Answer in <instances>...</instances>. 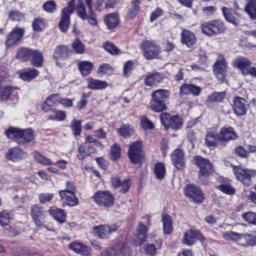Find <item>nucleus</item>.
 <instances>
[{"label":"nucleus","instance_id":"obj_43","mask_svg":"<svg viewBox=\"0 0 256 256\" xmlns=\"http://www.w3.org/2000/svg\"><path fill=\"white\" fill-rule=\"evenodd\" d=\"M32 65L34 67H43V53L37 51V50H32Z\"/></svg>","mask_w":256,"mask_h":256},{"label":"nucleus","instance_id":"obj_9","mask_svg":"<svg viewBox=\"0 0 256 256\" xmlns=\"http://www.w3.org/2000/svg\"><path fill=\"white\" fill-rule=\"evenodd\" d=\"M131 248L124 242H117L101 256H131Z\"/></svg>","mask_w":256,"mask_h":256},{"label":"nucleus","instance_id":"obj_28","mask_svg":"<svg viewBox=\"0 0 256 256\" xmlns=\"http://www.w3.org/2000/svg\"><path fill=\"white\" fill-rule=\"evenodd\" d=\"M163 81V76L160 73H149L145 78L147 87H157Z\"/></svg>","mask_w":256,"mask_h":256},{"label":"nucleus","instance_id":"obj_59","mask_svg":"<svg viewBox=\"0 0 256 256\" xmlns=\"http://www.w3.org/2000/svg\"><path fill=\"white\" fill-rule=\"evenodd\" d=\"M32 27L35 31H43L46 27L45 20L43 18H35Z\"/></svg>","mask_w":256,"mask_h":256},{"label":"nucleus","instance_id":"obj_3","mask_svg":"<svg viewBox=\"0 0 256 256\" xmlns=\"http://www.w3.org/2000/svg\"><path fill=\"white\" fill-rule=\"evenodd\" d=\"M201 31L204 35L213 37V35H221L225 33V24L220 20H212L201 24Z\"/></svg>","mask_w":256,"mask_h":256},{"label":"nucleus","instance_id":"obj_34","mask_svg":"<svg viewBox=\"0 0 256 256\" xmlns=\"http://www.w3.org/2000/svg\"><path fill=\"white\" fill-rule=\"evenodd\" d=\"M154 175L159 181H163V179H165V175H167V168L165 167V163L158 162L155 164Z\"/></svg>","mask_w":256,"mask_h":256},{"label":"nucleus","instance_id":"obj_58","mask_svg":"<svg viewBox=\"0 0 256 256\" xmlns=\"http://www.w3.org/2000/svg\"><path fill=\"white\" fill-rule=\"evenodd\" d=\"M219 189L222 193H225L226 195H235V188L231 186L229 183H222L219 185Z\"/></svg>","mask_w":256,"mask_h":256},{"label":"nucleus","instance_id":"obj_52","mask_svg":"<svg viewBox=\"0 0 256 256\" xmlns=\"http://www.w3.org/2000/svg\"><path fill=\"white\" fill-rule=\"evenodd\" d=\"M72 49L74 53H77L78 55H83V53H85V44H83L81 40L77 39L72 43Z\"/></svg>","mask_w":256,"mask_h":256},{"label":"nucleus","instance_id":"obj_8","mask_svg":"<svg viewBox=\"0 0 256 256\" xmlns=\"http://www.w3.org/2000/svg\"><path fill=\"white\" fill-rule=\"evenodd\" d=\"M141 49L145 59H157L161 54V47L153 40H145L141 44Z\"/></svg>","mask_w":256,"mask_h":256},{"label":"nucleus","instance_id":"obj_6","mask_svg":"<svg viewBox=\"0 0 256 256\" xmlns=\"http://www.w3.org/2000/svg\"><path fill=\"white\" fill-rule=\"evenodd\" d=\"M160 121L166 129H172L173 131H179L183 127V118L179 115L171 116L169 113H162Z\"/></svg>","mask_w":256,"mask_h":256},{"label":"nucleus","instance_id":"obj_20","mask_svg":"<svg viewBox=\"0 0 256 256\" xmlns=\"http://www.w3.org/2000/svg\"><path fill=\"white\" fill-rule=\"evenodd\" d=\"M61 96L59 94H52L48 96L43 102L41 109L44 113H49L51 108L55 107V105H59Z\"/></svg>","mask_w":256,"mask_h":256},{"label":"nucleus","instance_id":"obj_40","mask_svg":"<svg viewBox=\"0 0 256 256\" xmlns=\"http://www.w3.org/2000/svg\"><path fill=\"white\" fill-rule=\"evenodd\" d=\"M245 12L252 21H256V0H248L245 6Z\"/></svg>","mask_w":256,"mask_h":256},{"label":"nucleus","instance_id":"obj_61","mask_svg":"<svg viewBox=\"0 0 256 256\" xmlns=\"http://www.w3.org/2000/svg\"><path fill=\"white\" fill-rule=\"evenodd\" d=\"M43 10L46 13H55L57 11V4L54 1H47L43 4Z\"/></svg>","mask_w":256,"mask_h":256},{"label":"nucleus","instance_id":"obj_39","mask_svg":"<svg viewBox=\"0 0 256 256\" xmlns=\"http://www.w3.org/2000/svg\"><path fill=\"white\" fill-rule=\"evenodd\" d=\"M150 107L155 113H162V111L167 110V106L163 100H155L153 98L150 101Z\"/></svg>","mask_w":256,"mask_h":256},{"label":"nucleus","instance_id":"obj_44","mask_svg":"<svg viewBox=\"0 0 256 256\" xmlns=\"http://www.w3.org/2000/svg\"><path fill=\"white\" fill-rule=\"evenodd\" d=\"M223 239H225V241H235V243H239L243 239V234L228 231L223 233Z\"/></svg>","mask_w":256,"mask_h":256},{"label":"nucleus","instance_id":"obj_29","mask_svg":"<svg viewBox=\"0 0 256 256\" xmlns=\"http://www.w3.org/2000/svg\"><path fill=\"white\" fill-rule=\"evenodd\" d=\"M70 249L74 251L75 253H78L79 255H90L91 250L89 247L85 246L83 243L80 242H74L70 244Z\"/></svg>","mask_w":256,"mask_h":256},{"label":"nucleus","instance_id":"obj_17","mask_svg":"<svg viewBox=\"0 0 256 256\" xmlns=\"http://www.w3.org/2000/svg\"><path fill=\"white\" fill-rule=\"evenodd\" d=\"M23 35H25V30L23 28H15L6 39L5 45L7 49L17 45L23 38Z\"/></svg>","mask_w":256,"mask_h":256},{"label":"nucleus","instance_id":"obj_18","mask_svg":"<svg viewBox=\"0 0 256 256\" xmlns=\"http://www.w3.org/2000/svg\"><path fill=\"white\" fill-rule=\"evenodd\" d=\"M59 195L64 205H68L69 207H75L76 205H79V199H77L75 193L60 190Z\"/></svg>","mask_w":256,"mask_h":256},{"label":"nucleus","instance_id":"obj_4","mask_svg":"<svg viewBox=\"0 0 256 256\" xmlns=\"http://www.w3.org/2000/svg\"><path fill=\"white\" fill-rule=\"evenodd\" d=\"M75 12V0L68 2V7L62 9V16L59 22V29L62 33L69 31V25H71V15Z\"/></svg>","mask_w":256,"mask_h":256},{"label":"nucleus","instance_id":"obj_57","mask_svg":"<svg viewBox=\"0 0 256 256\" xmlns=\"http://www.w3.org/2000/svg\"><path fill=\"white\" fill-rule=\"evenodd\" d=\"M110 157L112 161H117V159H121V148L114 144L110 149Z\"/></svg>","mask_w":256,"mask_h":256},{"label":"nucleus","instance_id":"obj_47","mask_svg":"<svg viewBox=\"0 0 256 256\" xmlns=\"http://www.w3.org/2000/svg\"><path fill=\"white\" fill-rule=\"evenodd\" d=\"M169 95L170 93L168 90L158 89L152 93V99L165 102L166 99H169Z\"/></svg>","mask_w":256,"mask_h":256},{"label":"nucleus","instance_id":"obj_37","mask_svg":"<svg viewBox=\"0 0 256 256\" xmlns=\"http://www.w3.org/2000/svg\"><path fill=\"white\" fill-rule=\"evenodd\" d=\"M104 22L108 29H115L119 25V15L117 13H111L104 17Z\"/></svg>","mask_w":256,"mask_h":256},{"label":"nucleus","instance_id":"obj_5","mask_svg":"<svg viewBox=\"0 0 256 256\" xmlns=\"http://www.w3.org/2000/svg\"><path fill=\"white\" fill-rule=\"evenodd\" d=\"M128 157L134 165H139L145 158V152H143V142L135 141L129 146Z\"/></svg>","mask_w":256,"mask_h":256},{"label":"nucleus","instance_id":"obj_33","mask_svg":"<svg viewBox=\"0 0 256 256\" xmlns=\"http://www.w3.org/2000/svg\"><path fill=\"white\" fill-rule=\"evenodd\" d=\"M21 132H22L21 128L10 127L5 131V135L6 137H8V139H13L19 145V141L21 140V135H22Z\"/></svg>","mask_w":256,"mask_h":256},{"label":"nucleus","instance_id":"obj_45","mask_svg":"<svg viewBox=\"0 0 256 256\" xmlns=\"http://www.w3.org/2000/svg\"><path fill=\"white\" fill-rule=\"evenodd\" d=\"M32 54H33V50L29 48H20L17 50L16 57L20 61H29Z\"/></svg>","mask_w":256,"mask_h":256},{"label":"nucleus","instance_id":"obj_56","mask_svg":"<svg viewBox=\"0 0 256 256\" xmlns=\"http://www.w3.org/2000/svg\"><path fill=\"white\" fill-rule=\"evenodd\" d=\"M49 119L51 121H65L67 119V113L63 110H56L54 115H50Z\"/></svg>","mask_w":256,"mask_h":256},{"label":"nucleus","instance_id":"obj_38","mask_svg":"<svg viewBox=\"0 0 256 256\" xmlns=\"http://www.w3.org/2000/svg\"><path fill=\"white\" fill-rule=\"evenodd\" d=\"M132 7L128 10L127 17L128 19H135L137 15H139V11H141V0H132Z\"/></svg>","mask_w":256,"mask_h":256},{"label":"nucleus","instance_id":"obj_16","mask_svg":"<svg viewBox=\"0 0 256 256\" xmlns=\"http://www.w3.org/2000/svg\"><path fill=\"white\" fill-rule=\"evenodd\" d=\"M233 112L237 117H243V115H247V109L249 105H247V100L245 98H241L239 96H236L233 99Z\"/></svg>","mask_w":256,"mask_h":256},{"label":"nucleus","instance_id":"obj_48","mask_svg":"<svg viewBox=\"0 0 256 256\" xmlns=\"http://www.w3.org/2000/svg\"><path fill=\"white\" fill-rule=\"evenodd\" d=\"M227 93L225 92H213L210 94L207 98L208 103H220V101H223L225 99Z\"/></svg>","mask_w":256,"mask_h":256},{"label":"nucleus","instance_id":"obj_23","mask_svg":"<svg viewBox=\"0 0 256 256\" xmlns=\"http://www.w3.org/2000/svg\"><path fill=\"white\" fill-rule=\"evenodd\" d=\"M235 139H237V132L233 127L222 128L218 133L219 141H233Z\"/></svg>","mask_w":256,"mask_h":256},{"label":"nucleus","instance_id":"obj_27","mask_svg":"<svg viewBox=\"0 0 256 256\" xmlns=\"http://www.w3.org/2000/svg\"><path fill=\"white\" fill-rule=\"evenodd\" d=\"M181 95H194L195 97L201 94V87L193 84H183L180 87Z\"/></svg>","mask_w":256,"mask_h":256},{"label":"nucleus","instance_id":"obj_26","mask_svg":"<svg viewBox=\"0 0 256 256\" xmlns=\"http://www.w3.org/2000/svg\"><path fill=\"white\" fill-rule=\"evenodd\" d=\"M181 41L186 47H193L197 43V37L193 32L184 29L181 33Z\"/></svg>","mask_w":256,"mask_h":256},{"label":"nucleus","instance_id":"obj_64","mask_svg":"<svg viewBox=\"0 0 256 256\" xmlns=\"http://www.w3.org/2000/svg\"><path fill=\"white\" fill-rule=\"evenodd\" d=\"M8 17L11 21H23L25 19V15L19 11H10Z\"/></svg>","mask_w":256,"mask_h":256},{"label":"nucleus","instance_id":"obj_41","mask_svg":"<svg viewBox=\"0 0 256 256\" xmlns=\"http://www.w3.org/2000/svg\"><path fill=\"white\" fill-rule=\"evenodd\" d=\"M69 57V48L67 46H58L54 51V59H67Z\"/></svg>","mask_w":256,"mask_h":256},{"label":"nucleus","instance_id":"obj_12","mask_svg":"<svg viewBox=\"0 0 256 256\" xmlns=\"http://www.w3.org/2000/svg\"><path fill=\"white\" fill-rule=\"evenodd\" d=\"M196 241H205V236L195 229H190L184 233L182 239L183 245L191 247V245H195Z\"/></svg>","mask_w":256,"mask_h":256},{"label":"nucleus","instance_id":"obj_19","mask_svg":"<svg viewBox=\"0 0 256 256\" xmlns=\"http://www.w3.org/2000/svg\"><path fill=\"white\" fill-rule=\"evenodd\" d=\"M171 160L176 169H185V153L181 149H176L171 155Z\"/></svg>","mask_w":256,"mask_h":256},{"label":"nucleus","instance_id":"obj_25","mask_svg":"<svg viewBox=\"0 0 256 256\" xmlns=\"http://www.w3.org/2000/svg\"><path fill=\"white\" fill-rule=\"evenodd\" d=\"M6 159L14 162L21 161V159H25V152L19 147L11 148L6 153Z\"/></svg>","mask_w":256,"mask_h":256},{"label":"nucleus","instance_id":"obj_15","mask_svg":"<svg viewBox=\"0 0 256 256\" xmlns=\"http://www.w3.org/2000/svg\"><path fill=\"white\" fill-rule=\"evenodd\" d=\"M185 195L192 199L194 203H203L205 196L199 187L195 185H188L185 187Z\"/></svg>","mask_w":256,"mask_h":256},{"label":"nucleus","instance_id":"obj_30","mask_svg":"<svg viewBox=\"0 0 256 256\" xmlns=\"http://www.w3.org/2000/svg\"><path fill=\"white\" fill-rule=\"evenodd\" d=\"M50 215L57 221V223H65L67 221V213H65V210L60 208H52L50 210Z\"/></svg>","mask_w":256,"mask_h":256},{"label":"nucleus","instance_id":"obj_1","mask_svg":"<svg viewBox=\"0 0 256 256\" xmlns=\"http://www.w3.org/2000/svg\"><path fill=\"white\" fill-rule=\"evenodd\" d=\"M86 7L81 0H79L76 7L77 16L82 19V21H87L91 27H97L99 22L97 21V14L93 10V0H85Z\"/></svg>","mask_w":256,"mask_h":256},{"label":"nucleus","instance_id":"obj_54","mask_svg":"<svg viewBox=\"0 0 256 256\" xmlns=\"http://www.w3.org/2000/svg\"><path fill=\"white\" fill-rule=\"evenodd\" d=\"M219 141V134L215 135L213 132H208L206 135V144L208 147H215Z\"/></svg>","mask_w":256,"mask_h":256},{"label":"nucleus","instance_id":"obj_13","mask_svg":"<svg viewBox=\"0 0 256 256\" xmlns=\"http://www.w3.org/2000/svg\"><path fill=\"white\" fill-rule=\"evenodd\" d=\"M119 227L116 224L100 225L93 228L94 233L97 234L99 239H109L112 233L118 231Z\"/></svg>","mask_w":256,"mask_h":256},{"label":"nucleus","instance_id":"obj_32","mask_svg":"<svg viewBox=\"0 0 256 256\" xmlns=\"http://www.w3.org/2000/svg\"><path fill=\"white\" fill-rule=\"evenodd\" d=\"M93 62L91 61H81L78 63V69L83 77H87L91 75V71H93Z\"/></svg>","mask_w":256,"mask_h":256},{"label":"nucleus","instance_id":"obj_46","mask_svg":"<svg viewBox=\"0 0 256 256\" xmlns=\"http://www.w3.org/2000/svg\"><path fill=\"white\" fill-rule=\"evenodd\" d=\"M117 133L121 137L127 138L131 137V135L135 133V130L129 124H123L120 128L117 129Z\"/></svg>","mask_w":256,"mask_h":256},{"label":"nucleus","instance_id":"obj_10","mask_svg":"<svg viewBox=\"0 0 256 256\" xmlns=\"http://www.w3.org/2000/svg\"><path fill=\"white\" fill-rule=\"evenodd\" d=\"M234 175L243 185H251V178L256 177V170L234 167Z\"/></svg>","mask_w":256,"mask_h":256},{"label":"nucleus","instance_id":"obj_42","mask_svg":"<svg viewBox=\"0 0 256 256\" xmlns=\"http://www.w3.org/2000/svg\"><path fill=\"white\" fill-rule=\"evenodd\" d=\"M33 158L39 165H44L45 167L53 165V162L49 158L39 152H33Z\"/></svg>","mask_w":256,"mask_h":256},{"label":"nucleus","instance_id":"obj_22","mask_svg":"<svg viewBox=\"0 0 256 256\" xmlns=\"http://www.w3.org/2000/svg\"><path fill=\"white\" fill-rule=\"evenodd\" d=\"M88 89L92 91H101L103 89H107L109 87V83L107 81L95 79V78H87L86 79Z\"/></svg>","mask_w":256,"mask_h":256},{"label":"nucleus","instance_id":"obj_7","mask_svg":"<svg viewBox=\"0 0 256 256\" xmlns=\"http://www.w3.org/2000/svg\"><path fill=\"white\" fill-rule=\"evenodd\" d=\"M93 199L98 207H105L106 209H109L115 205V196L107 190L96 192Z\"/></svg>","mask_w":256,"mask_h":256},{"label":"nucleus","instance_id":"obj_63","mask_svg":"<svg viewBox=\"0 0 256 256\" xmlns=\"http://www.w3.org/2000/svg\"><path fill=\"white\" fill-rule=\"evenodd\" d=\"M53 197H55V194L53 193H42V194H39L38 199L40 203L45 205V203H49L50 201H53Z\"/></svg>","mask_w":256,"mask_h":256},{"label":"nucleus","instance_id":"obj_53","mask_svg":"<svg viewBox=\"0 0 256 256\" xmlns=\"http://www.w3.org/2000/svg\"><path fill=\"white\" fill-rule=\"evenodd\" d=\"M13 219V217L11 216V214L7 211H2L0 213V225L1 227H7V225H9V223H11V220Z\"/></svg>","mask_w":256,"mask_h":256},{"label":"nucleus","instance_id":"obj_36","mask_svg":"<svg viewBox=\"0 0 256 256\" xmlns=\"http://www.w3.org/2000/svg\"><path fill=\"white\" fill-rule=\"evenodd\" d=\"M19 77L22 81H33V79H37L39 77V70L37 69H30L26 71H22L19 74Z\"/></svg>","mask_w":256,"mask_h":256},{"label":"nucleus","instance_id":"obj_55","mask_svg":"<svg viewBox=\"0 0 256 256\" xmlns=\"http://www.w3.org/2000/svg\"><path fill=\"white\" fill-rule=\"evenodd\" d=\"M243 239H245V241L248 245H250L251 247H255V245H256V230H253L247 234H243Z\"/></svg>","mask_w":256,"mask_h":256},{"label":"nucleus","instance_id":"obj_50","mask_svg":"<svg viewBox=\"0 0 256 256\" xmlns=\"http://www.w3.org/2000/svg\"><path fill=\"white\" fill-rule=\"evenodd\" d=\"M13 91V87L11 86L0 88V101H9V97L13 95Z\"/></svg>","mask_w":256,"mask_h":256},{"label":"nucleus","instance_id":"obj_24","mask_svg":"<svg viewBox=\"0 0 256 256\" xmlns=\"http://www.w3.org/2000/svg\"><path fill=\"white\" fill-rule=\"evenodd\" d=\"M149 229L145 226V224L140 223L136 230V234L134 237V242L136 245H143L145 243V239H147V232Z\"/></svg>","mask_w":256,"mask_h":256},{"label":"nucleus","instance_id":"obj_21","mask_svg":"<svg viewBox=\"0 0 256 256\" xmlns=\"http://www.w3.org/2000/svg\"><path fill=\"white\" fill-rule=\"evenodd\" d=\"M232 65L244 75V73H247L248 67H251V60L247 57L238 56L232 61Z\"/></svg>","mask_w":256,"mask_h":256},{"label":"nucleus","instance_id":"obj_2","mask_svg":"<svg viewBox=\"0 0 256 256\" xmlns=\"http://www.w3.org/2000/svg\"><path fill=\"white\" fill-rule=\"evenodd\" d=\"M195 166L199 168L198 177L202 183H209V175H213L215 171L213 169V164L207 158H203L201 156H196L194 158Z\"/></svg>","mask_w":256,"mask_h":256},{"label":"nucleus","instance_id":"obj_51","mask_svg":"<svg viewBox=\"0 0 256 256\" xmlns=\"http://www.w3.org/2000/svg\"><path fill=\"white\" fill-rule=\"evenodd\" d=\"M81 123V120H73L70 124V129H72L75 137H79L82 133Z\"/></svg>","mask_w":256,"mask_h":256},{"label":"nucleus","instance_id":"obj_62","mask_svg":"<svg viewBox=\"0 0 256 256\" xmlns=\"http://www.w3.org/2000/svg\"><path fill=\"white\" fill-rule=\"evenodd\" d=\"M104 49L110 53V55H119V48H117L113 43L106 42L104 44Z\"/></svg>","mask_w":256,"mask_h":256},{"label":"nucleus","instance_id":"obj_35","mask_svg":"<svg viewBox=\"0 0 256 256\" xmlns=\"http://www.w3.org/2000/svg\"><path fill=\"white\" fill-rule=\"evenodd\" d=\"M163 232L165 235H171L173 233V219L169 214L162 216Z\"/></svg>","mask_w":256,"mask_h":256},{"label":"nucleus","instance_id":"obj_49","mask_svg":"<svg viewBox=\"0 0 256 256\" xmlns=\"http://www.w3.org/2000/svg\"><path fill=\"white\" fill-rule=\"evenodd\" d=\"M222 14L228 23H232L233 25H239V21L235 18V16L231 13V10L227 7H222Z\"/></svg>","mask_w":256,"mask_h":256},{"label":"nucleus","instance_id":"obj_31","mask_svg":"<svg viewBox=\"0 0 256 256\" xmlns=\"http://www.w3.org/2000/svg\"><path fill=\"white\" fill-rule=\"evenodd\" d=\"M21 133L22 134L20 136L19 145H25V143H31V141L35 139V132L31 128L24 129V130L22 129Z\"/></svg>","mask_w":256,"mask_h":256},{"label":"nucleus","instance_id":"obj_11","mask_svg":"<svg viewBox=\"0 0 256 256\" xmlns=\"http://www.w3.org/2000/svg\"><path fill=\"white\" fill-rule=\"evenodd\" d=\"M45 215L46 212L43 207L39 205H34L31 207V217L38 229H43V227H45Z\"/></svg>","mask_w":256,"mask_h":256},{"label":"nucleus","instance_id":"obj_60","mask_svg":"<svg viewBox=\"0 0 256 256\" xmlns=\"http://www.w3.org/2000/svg\"><path fill=\"white\" fill-rule=\"evenodd\" d=\"M242 218L246 223H250V225H256V213L255 212H246L242 214Z\"/></svg>","mask_w":256,"mask_h":256},{"label":"nucleus","instance_id":"obj_14","mask_svg":"<svg viewBox=\"0 0 256 256\" xmlns=\"http://www.w3.org/2000/svg\"><path fill=\"white\" fill-rule=\"evenodd\" d=\"M214 74L217 77L218 81H225V77L227 75V61L225 57L218 56L217 61L214 65Z\"/></svg>","mask_w":256,"mask_h":256}]
</instances>
